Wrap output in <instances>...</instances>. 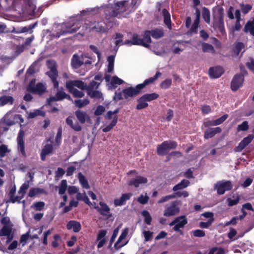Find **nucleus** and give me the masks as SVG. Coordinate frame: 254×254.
Instances as JSON below:
<instances>
[{
    "instance_id": "nucleus-12",
    "label": "nucleus",
    "mask_w": 254,
    "mask_h": 254,
    "mask_svg": "<svg viewBox=\"0 0 254 254\" xmlns=\"http://www.w3.org/2000/svg\"><path fill=\"white\" fill-rule=\"evenodd\" d=\"M24 135V132L22 130H20L17 137V148L22 157H26L27 155L25 150V143L23 139Z\"/></svg>"
},
{
    "instance_id": "nucleus-32",
    "label": "nucleus",
    "mask_w": 254,
    "mask_h": 254,
    "mask_svg": "<svg viewBox=\"0 0 254 254\" xmlns=\"http://www.w3.org/2000/svg\"><path fill=\"white\" fill-rule=\"evenodd\" d=\"M162 15L164 18V23L167 25V27L169 29H172V26H171V17L170 14L169 12V11L166 9L163 8L162 9Z\"/></svg>"
},
{
    "instance_id": "nucleus-33",
    "label": "nucleus",
    "mask_w": 254,
    "mask_h": 254,
    "mask_svg": "<svg viewBox=\"0 0 254 254\" xmlns=\"http://www.w3.org/2000/svg\"><path fill=\"white\" fill-rule=\"evenodd\" d=\"M190 184V182L189 180L183 179L179 183L175 185L172 190L174 191L183 190L189 186Z\"/></svg>"
},
{
    "instance_id": "nucleus-51",
    "label": "nucleus",
    "mask_w": 254,
    "mask_h": 254,
    "mask_svg": "<svg viewBox=\"0 0 254 254\" xmlns=\"http://www.w3.org/2000/svg\"><path fill=\"white\" fill-rule=\"evenodd\" d=\"M89 103V101L88 99H85L84 100H76L74 101V104L76 106L81 108L84 106L88 105Z\"/></svg>"
},
{
    "instance_id": "nucleus-9",
    "label": "nucleus",
    "mask_w": 254,
    "mask_h": 254,
    "mask_svg": "<svg viewBox=\"0 0 254 254\" xmlns=\"http://www.w3.org/2000/svg\"><path fill=\"white\" fill-rule=\"evenodd\" d=\"M233 185L230 181L222 180L218 181L214 185V189L217 190V193L219 195L224 194L225 191L232 190Z\"/></svg>"
},
{
    "instance_id": "nucleus-8",
    "label": "nucleus",
    "mask_w": 254,
    "mask_h": 254,
    "mask_svg": "<svg viewBox=\"0 0 254 254\" xmlns=\"http://www.w3.org/2000/svg\"><path fill=\"white\" fill-rule=\"evenodd\" d=\"M182 205V201L176 200L171 202L168 207L166 208L164 211V216L170 217L177 215L180 212V206Z\"/></svg>"
},
{
    "instance_id": "nucleus-28",
    "label": "nucleus",
    "mask_w": 254,
    "mask_h": 254,
    "mask_svg": "<svg viewBox=\"0 0 254 254\" xmlns=\"http://www.w3.org/2000/svg\"><path fill=\"white\" fill-rule=\"evenodd\" d=\"M75 115L79 121V122L83 124L85 123L86 120H89V116L84 111L78 110L75 112Z\"/></svg>"
},
{
    "instance_id": "nucleus-29",
    "label": "nucleus",
    "mask_w": 254,
    "mask_h": 254,
    "mask_svg": "<svg viewBox=\"0 0 254 254\" xmlns=\"http://www.w3.org/2000/svg\"><path fill=\"white\" fill-rule=\"evenodd\" d=\"M40 194H47V191L43 189L40 188H32L30 189L28 195L30 197H34Z\"/></svg>"
},
{
    "instance_id": "nucleus-14",
    "label": "nucleus",
    "mask_w": 254,
    "mask_h": 254,
    "mask_svg": "<svg viewBox=\"0 0 254 254\" xmlns=\"http://www.w3.org/2000/svg\"><path fill=\"white\" fill-rule=\"evenodd\" d=\"M90 29L100 33H105L108 30L106 25L103 22L94 21L90 24Z\"/></svg>"
},
{
    "instance_id": "nucleus-36",
    "label": "nucleus",
    "mask_w": 254,
    "mask_h": 254,
    "mask_svg": "<svg viewBox=\"0 0 254 254\" xmlns=\"http://www.w3.org/2000/svg\"><path fill=\"white\" fill-rule=\"evenodd\" d=\"M78 179L79 180L80 185H81L83 188H84L85 189H89L90 188V186L89 185L87 180L86 179L85 176L82 174V173H78Z\"/></svg>"
},
{
    "instance_id": "nucleus-2",
    "label": "nucleus",
    "mask_w": 254,
    "mask_h": 254,
    "mask_svg": "<svg viewBox=\"0 0 254 254\" xmlns=\"http://www.w3.org/2000/svg\"><path fill=\"white\" fill-rule=\"evenodd\" d=\"M161 75V72L157 71L153 77L145 79L143 83L138 84L134 87L130 86L123 89V93L124 98L126 99H128L129 97H132L139 94L142 92L143 89L146 86L153 83Z\"/></svg>"
},
{
    "instance_id": "nucleus-24",
    "label": "nucleus",
    "mask_w": 254,
    "mask_h": 254,
    "mask_svg": "<svg viewBox=\"0 0 254 254\" xmlns=\"http://www.w3.org/2000/svg\"><path fill=\"white\" fill-rule=\"evenodd\" d=\"M132 194L131 193H124L120 198L114 199V204L116 206H122L126 203L127 200H129Z\"/></svg>"
},
{
    "instance_id": "nucleus-11",
    "label": "nucleus",
    "mask_w": 254,
    "mask_h": 254,
    "mask_svg": "<svg viewBox=\"0 0 254 254\" xmlns=\"http://www.w3.org/2000/svg\"><path fill=\"white\" fill-rule=\"evenodd\" d=\"M124 44L130 45H139L145 48H149L150 47V45H148L147 43H145L144 41H143L142 38H141L137 33H133L131 39L126 40Z\"/></svg>"
},
{
    "instance_id": "nucleus-62",
    "label": "nucleus",
    "mask_w": 254,
    "mask_h": 254,
    "mask_svg": "<svg viewBox=\"0 0 254 254\" xmlns=\"http://www.w3.org/2000/svg\"><path fill=\"white\" fill-rule=\"evenodd\" d=\"M214 221V218H211L208 220L207 222H200L199 226L201 228H208V227L211 225Z\"/></svg>"
},
{
    "instance_id": "nucleus-58",
    "label": "nucleus",
    "mask_w": 254,
    "mask_h": 254,
    "mask_svg": "<svg viewBox=\"0 0 254 254\" xmlns=\"http://www.w3.org/2000/svg\"><path fill=\"white\" fill-rule=\"evenodd\" d=\"M29 234H30V232H27L25 234H23L20 236V243L21 244L22 247H24L26 245L27 240L29 239V238L30 237Z\"/></svg>"
},
{
    "instance_id": "nucleus-20",
    "label": "nucleus",
    "mask_w": 254,
    "mask_h": 254,
    "mask_svg": "<svg viewBox=\"0 0 254 254\" xmlns=\"http://www.w3.org/2000/svg\"><path fill=\"white\" fill-rule=\"evenodd\" d=\"M127 0H122L118 1L115 3L114 6H113L116 12H117V15L121 13L125 12L127 10Z\"/></svg>"
},
{
    "instance_id": "nucleus-59",
    "label": "nucleus",
    "mask_w": 254,
    "mask_h": 254,
    "mask_svg": "<svg viewBox=\"0 0 254 254\" xmlns=\"http://www.w3.org/2000/svg\"><path fill=\"white\" fill-rule=\"evenodd\" d=\"M240 196L239 195L237 196L235 199H232L230 197H229L227 199V202H228V206L229 207L233 206L237 204L240 201Z\"/></svg>"
},
{
    "instance_id": "nucleus-27",
    "label": "nucleus",
    "mask_w": 254,
    "mask_h": 254,
    "mask_svg": "<svg viewBox=\"0 0 254 254\" xmlns=\"http://www.w3.org/2000/svg\"><path fill=\"white\" fill-rule=\"evenodd\" d=\"M107 233V231L106 230H101L99 231L97 237V241H100L97 244L98 249L103 247L106 243V239L104 237Z\"/></svg>"
},
{
    "instance_id": "nucleus-43",
    "label": "nucleus",
    "mask_w": 254,
    "mask_h": 254,
    "mask_svg": "<svg viewBox=\"0 0 254 254\" xmlns=\"http://www.w3.org/2000/svg\"><path fill=\"white\" fill-rule=\"evenodd\" d=\"M88 95L91 98H96L100 100L103 98L102 93L100 91L97 90H88Z\"/></svg>"
},
{
    "instance_id": "nucleus-54",
    "label": "nucleus",
    "mask_w": 254,
    "mask_h": 254,
    "mask_svg": "<svg viewBox=\"0 0 254 254\" xmlns=\"http://www.w3.org/2000/svg\"><path fill=\"white\" fill-rule=\"evenodd\" d=\"M141 214L144 217L145 223L147 225H150L152 218L149 212L147 210H143L142 211Z\"/></svg>"
},
{
    "instance_id": "nucleus-19",
    "label": "nucleus",
    "mask_w": 254,
    "mask_h": 254,
    "mask_svg": "<svg viewBox=\"0 0 254 254\" xmlns=\"http://www.w3.org/2000/svg\"><path fill=\"white\" fill-rule=\"evenodd\" d=\"M37 22H36L26 26L18 27L16 29H14V32L17 34L22 33L31 34L33 32V29L37 25Z\"/></svg>"
},
{
    "instance_id": "nucleus-30",
    "label": "nucleus",
    "mask_w": 254,
    "mask_h": 254,
    "mask_svg": "<svg viewBox=\"0 0 254 254\" xmlns=\"http://www.w3.org/2000/svg\"><path fill=\"white\" fill-rule=\"evenodd\" d=\"M25 4L27 12L30 15H33L36 7L35 0H25Z\"/></svg>"
},
{
    "instance_id": "nucleus-55",
    "label": "nucleus",
    "mask_w": 254,
    "mask_h": 254,
    "mask_svg": "<svg viewBox=\"0 0 254 254\" xmlns=\"http://www.w3.org/2000/svg\"><path fill=\"white\" fill-rule=\"evenodd\" d=\"M249 128V123L248 121H244L241 124L239 125L237 127L238 132L240 131H246Z\"/></svg>"
},
{
    "instance_id": "nucleus-16",
    "label": "nucleus",
    "mask_w": 254,
    "mask_h": 254,
    "mask_svg": "<svg viewBox=\"0 0 254 254\" xmlns=\"http://www.w3.org/2000/svg\"><path fill=\"white\" fill-rule=\"evenodd\" d=\"M228 115L225 114L222 117L215 120H208L203 123V126L205 127H208L209 126H218L223 123L228 118Z\"/></svg>"
},
{
    "instance_id": "nucleus-48",
    "label": "nucleus",
    "mask_w": 254,
    "mask_h": 254,
    "mask_svg": "<svg viewBox=\"0 0 254 254\" xmlns=\"http://www.w3.org/2000/svg\"><path fill=\"white\" fill-rule=\"evenodd\" d=\"M45 112L40 110H35L33 112H30L28 113V118L30 119L34 118L37 116H41L44 117L45 116Z\"/></svg>"
},
{
    "instance_id": "nucleus-35",
    "label": "nucleus",
    "mask_w": 254,
    "mask_h": 254,
    "mask_svg": "<svg viewBox=\"0 0 254 254\" xmlns=\"http://www.w3.org/2000/svg\"><path fill=\"white\" fill-rule=\"evenodd\" d=\"M61 90L57 92L56 95L57 96V98H58V100L59 101H62L64 99H66L68 100L69 101H72V98H71L70 96L67 94H66L65 92H64L63 90V88H61Z\"/></svg>"
},
{
    "instance_id": "nucleus-45",
    "label": "nucleus",
    "mask_w": 254,
    "mask_h": 254,
    "mask_svg": "<svg viewBox=\"0 0 254 254\" xmlns=\"http://www.w3.org/2000/svg\"><path fill=\"white\" fill-rule=\"evenodd\" d=\"M124 82V81L119 78L117 76L112 77L111 81L110 83L111 87L116 88L118 85H121Z\"/></svg>"
},
{
    "instance_id": "nucleus-49",
    "label": "nucleus",
    "mask_w": 254,
    "mask_h": 254,
    "mask_svg": "<svg viewBox=\"0 0 254 254\" xmlns=\"http://www.w3.org/2000/svg\"><path fill=\"white\" fill-rule=\"evenodd\" d=\"M67 181L66 180H62L59 189V193L61 195L65 194L67 189Z\"/></svg>"
},
{
    "instance_id": "nucleus-42",
    "label": "nucleus",
    "mask_w": 254,
    "mask_h": 254,
    "mask_svg": "<svg viewBox=\"0 0 254 254\" xmlns=\"http://www.w3.org/2000/svg\"><path fill=\"white\" fill-rule=\"evenodd\" d=\"M202 16L204 20L206 23L210 24V11L206 7H203L202 10Z\"/></svg>"
},
{
    "instance_id": "nucleus-57",
    "label": "nucleus",
    "mask_w": 254,
    "mask_h": 254,
    "mask_svg": "<svg viewBox=\"0 0 254 254\" xmlns=\"http://www.w3.org/2000/svg\"><path fill=\"white\" fill-rule=\"evenodd\" d=\"M172 81L171 79H166L162 81L160 84V87L162 89H166L169 88L172 85Z\"/></svg>"
},
{
    "instance_id": "nucleus-46",
    "label": "nucleus",
    "mask_w": 254,
    "mask_h": 254,
    "mask_svg": "<svg viewBox=\"0 0 254 254\" xmlns=\"http://www.w3.org/2000/svg\"><path fill=\"white\" fill-rule=\"evenodd\" d=\"M12 233L11 227L9 225L3 226L0 230V236H6Z\"/></svg>"
},
{
    "instance_id": "nucleus-50",
    "label": "nucleus",
    "mask_w": 254,
    "mask_h": 254,
    "mask_svg": "<svg viewBox=\"0 0 254 254\" xmlns=\"http://www.w3.org/2000/svg\"><path fill=\"white\" fill-rule=\"evenodd\" d=\"M245 46L243 42H239L235 43L233 47L234 52L238 56L240 53L241 51L244 48Z\"/></svg>"
},
{
    "instance_id": "nucleus-7",
    "label": "nucleus",
    "mask_w": 254,
    "mask_h": 254,
    "mask_svg": "<svg viewBox=\"0 0 254 254\" xmlns=\"http://www.w3.org/2000/svg\"><path fill=\"white\" fill-rule=\"evenodd\" d=\"M175 141H164L157 147V153L160 156H164L168 154L169 150L175 149L177 146Z\"/></svg>"
},
{
    "instance_id": "nucleus-5",
    "label": "nucleus",
    "mask_w": 254,
    "mask_h": 254,
    "mask_svg": "<svg viewBox=\"0 0 254 254\" xmlns=\"http://www.w3.org/2000/svg\"><path fill=\"white\" fill-rule=\"evenodd\" d=\"M151 35L153 38L158 39L164 36V32L162 29L158 28L144 31L142 35L143 41H144L145 43H147L148 45H150V44L152 42Z\"/></svg>"
},
{
    "instance_id": "nucleus-22",
    "label": "nucleus",
    "mask_w": 254,
    "mask_h": 254,
    "mask_svg": "<svg viewBox=\"0 0 254 254\" xmlns=\"http://www.w3.org/2000/svg\"><path fill=\"white\" fill-rule=\"evenodd\" d=\"M83 59V57H80L76 54L73 55L71 60V66L74 69L79 68L84 64Z\"/></svg>"
},
{
    "instance_id": "nucleus-1",
    "label": "nucleus",
    "mask_w": 254,
    "mask_h": 254,
    "mask_svg": "<svg viewBox=\"0 0 254 254\" xmlns=\"http://www.w3.org/2000/svg\"><path fill=\"white\" fill-rule=\"evenodd\" d=\"M83 20L81 15L70 18L67 21L63 22L62 25V29L56 33L51 34V36L55 38H58L61 35L67 34H73L76 32L83 25Z\"/></svg>"
},
{
    "instance_id": "nucleus-31",
    "label": "nucleus",
    "mask_w": 254,
    "mask_h": 254,
    "mask_svg": "<svg viewBox=\"0 0 254 254\" xmlns=\"http://www.w3.org/2000/svg\"><path fill=\"white\" fill-rule=\"evenodd\" d=\"M243 31L247 33L249 32L250 34L254 37V17L252 20H249L244 26Z\"/></svg>"
},
{
    "instance_id": "nucleus-38",
    "label": "nucleus",
    "mask_w": 254,
    "mask_h": 254,
    "mask_svg": "<svg viewBox=\"0 0 254 254\" xmlns=\"http://www.w3.org/2000/svg\"><path fill=\"white\" fill-rule=\"evenodd\" d=\"M202 46V50L204 53H210L211 54H215V50L213 46L207 43H202L201 44Z\"/></svg>"
},
{
    "instance_id": "nucleus-61",
    "label": "nucleus",
    "mask_w": 254,
    "mask_h": 254,
    "mask_svg": "<svg viewBox=\"0 0 254 254\" xmlns=\"http://www.w3.org/2000/svg\"><path fill=\"white\" fill-rule=\"evenodd\" d=\"M35 82L36 80L35 79H32L28 85L27 86V90L28 92H31V93H34L36 85H35Z\"/></svg>"
},
{
    "instance_id": "nucleus-60",
    "label": "nucleus",
    "mask_w": 254,
    "mask_h": 254,
    "mask_svg": "<svg viewBox=\"0 0 254 254\" xmlns=\"http://www.w3.org/2000/svg\"><path fill=\"white\" fill-rule=\"evenodd\" d=\"M242 12L243 14H246L252 9V5L250 4H245L242 3L240 5Z\"/></svg>"
},
{
    "instance_id": "nucleus-34",
    "label": "nucleus",
    "mask_w": 254,
    "mask_h": 254,
    "mask_svg": "<svg viewBox=\"0 0 254 254\" xmlns=\"http://www.w3.org/2000/svg\"><path fill=\"white\" fill-rule=\"evenodd\" d=\"M14 101V98L11 96L3 95L0 97V105L1 106L6 104L12 105Z\"/></svg>"
},
{
    "instance_id": "nucleus-18",
    "label": "nucleus",
    "mask_w": 254,
    "mask_h": 254,
    "mask_svg": "<svg viewBox=\"0 0 254 254\" xmlns=\"http://www.w3.org/2000/svg\"><path fill=\"white\" fill-rule=\"evenodd\" d=\"M222 131V129L220 127H208L204 133V138L205 139H208L212 138L217 133H220Z\"/></svg>"
},
{
    "instance_id": "nucleus-41",
    "label": "nucleus",
    "mask_w": 254,
    "mask_h": 254,
    "mask_svg": "<svg viewBox=\"0 0 254 254\" xmlns=\"http://www.w3.org/2000/svg\"><path fill=\"white\" fill-rule=\"evenodd\" d=\"M46 91V88L44 85L41 82L36 85V88L34 93H37L39 95H43Z\"/></svg>"
},
{
    "instance_id": "nucleus-3",
    "label": "nucleus",
    "mask_w": 254,
    "mask_h": 254,
    "mask_svg": "<svg viewBox=\"0 0 254 254\" xmlns=\"http://www.w3.org/2000/svg\"><path fill=\"white\" fill-rule=\"evenodd\" d=\"M224 10L222 6H218L213 12L212 27L215 30L219 31L223 35L226 33L224 21Z\"/></svg>"
},
{
    "instance_id": "nucleus-13",
    "label": "nucleus",
    "mask_w": 254,
    "mask_h": 254,
    "mask_svg": "<svg viewBox=\"0 0 254 254\" xmlns=\"http://www.w3.org/2000/svg\"><path fill=\"white\" fill-rule=\"evenodd\" d=\"M254 138V135L253 134H249L247 137L243 139L237 146L235 147L234 151L238 152L242 151V150L252 141Z\"/></svg>"
},
{
    "instance_id": "nucleus-25",
    "label": "nucleus",
    "mask_w": 254,
    "mask_h": 254,
    "mask_svg": "<svg viewBox=\"0 0 254 254\" xmlns=\"http://www.w3.org/2000/svg\"><path fill=\"white\" fill-rule=\"evenodd\" d=\"M105 17L106 19H110L111 18L117 16V12L112 5H107L104 8Z\"/></svg>"
},
{
    "instance_id": "nucleus-15",
    "label": "nucleus",
    "mask_w": 254,
    "mask_h": 254,
    "mask_svg": "<svg viewBox=\"0 0 254 254\" xmlns=\"http://www.w3.org/2000/svg\"><path fill=\"white\" fill-rule=\"evenodd\" d=\"M224 72L223 68L221 66L211 67L208 70L209 77L211 78H218Z\"/></svg>"
},
{
    "instance_id": "nucleus-10",
    "label": "nucleus",
    "mask_w": 254,
    "mask_h": 254,
    "mask_svg": "<svg viewBox=\"0 0 254 254\" xmlns=\"http://www.w3.org/2000/svg\"><path fill=\"white\" fill-rule=\"evenodd\" d=\"M94 208L100 215L106 217L107 219L113 216L110 207L104 202L100 201L99 206H95Z\"/></svg>"
},
{
    "instance_id": "nucleus-37",
    "label": "nucleus",
    "mask_w": 254,
    "mask_h": 254,
    "mask_svg": "<svg viewBox=\"0 0 254 254\" xmlns=\"http://www.w3.org/2000/svg\"><path fill=\"white\" fill-rule=\"evenodd\" d=\"M200 15H195V18L193 22L189 32L196 33L197 28L200 22Z\"/></svg>"
},
{
    "instance_id": "nucleus-64",
    "label": "nucleus",
    "mask_w": 254,
    "mask_h": 254,
    "mask_svg": "<svg viewBox=\"0 0 254 254\" xmlns=\"http://www.w3.org/2000/svg\"><path fill=\"white\" fill-rule=\"evenodd\" d=\"M10 150L8 149L7 146L4 144L0 145V157H3L6 153L9 152Z\"/></svg>"
},
{
    "instance_id": "nucleus-6",
    "label": "nucleus",
    "mask_w": 254,
    "mask_h": 254,
    "mask_svg": "<svg viewBox=\"0 0 254 254\" xmlns=\"http://www.w3.org/2000/svg\"><path fill=\"white\" fill-rule=\"evenodd\" d=\"M248 74V72L245 69H241V72L236 74L232 78L231 82V89L233 91H237L242 87L244 81V77Z\"/></svg>"
},
{
    "instance_id": "nucleus-21",
    "label": "nucleus",
    "mask_w": 254,
    "mask_h": 254,
    "mask_svg": "<svg viewBox=\"0 0 254 254\" xmlns=\"http://www.w3.org/2000/svg\"><path fill=\"white\" fill-rule=\"evenodd\" d=\"M128 232V229L127 228H125L123 231H122L121 235L120 236L119 238H118L117 241L116 242V243L114 245V247L116 250H119L121 248H122L123 247L125 246L127 243H125L124 244H121L120 245H119V244L127 237V234Z\"/></svg>"
},
{
    "instance_id": "nucleus-44",
    "label": "nucleus",
    "mask_w": 254,
    "mask_h": 254,
    "mask_svg": "<svg viewBox=\"0 0 254 254\" xmlns=\"http://www.w3.org/2000/svg\"><path fill=\"white\" fill-rule=\"evenodd\" d=\"M142 96L146 102H150L158 98L159 95L156 93H152L145 94Z\"/></svg>"
},
{
    "instance_id": "nucleus-56",
    "label": "nucleus",
    "mask_w": 254,
    "mask_h": 254,
    "mask_svg": "<svg viewBox=\"0 0 254 254\" xmlns=\"http://www.w3.org/2000/svg\"><path fill=\"white\" fill-rule=\"evenodd\" d=\"M177 218H179V221L177 222L176 224H178L181 228H184L188 223V221L186 216L185 215H182L178 216Z\"/></svg>"
},
{
    "instance_id": "nucleus-63",
    "label": "nucleus",
    "mask_w": 254,
    "mask_h": 254,
    "mask_svg": "<svg viewBox=\"0 0 254 254\" xmlns=\"http://www.w3.org/2000/svg\"><path fill=\"white\" fill-rule=\"evenodd\" d=\"M100 85V82H98L95 80H92L87 86V89L88 90H93L94 88L97 89Z\"/></svg>"
},
{
    "instance_id": "nucleus-47",
    "label": "nucleus",
    "mask_w": 254,
    "mask_h": 254,
    "mask_svg": "<svg viewBox=\"0 0 254 254\" xmlns=\"http://www.w3.org/2000/svg\"><path fill=\"white\" fill-rule=\"evenodd\" d=\"M45 206V203L43 201H38L34 202L31 206V208L34 209L35 211L42 210Z\"/></svg>"
},
{
    "instance_id": "nucleus-17",
    "label": "nucleus",
    "mask_w": 254,
    "mask_h": 254,
    "mask_svg": "<svg viewBox=\"0 0 254 254\" xmlns=\"http://www.w3.org/2000/svg\"><path fill=\"white\" fill-rule=\"evenodd\" d=\"M148 180L146 178L141 176H137L135 178L130 180L128 182V185L129 186L138 188L140 184H146Z\"/></svg>"
},
{
    "instance_id": "nucleus-23",
    "label": "nucleus",
    "mask_w": 254,
    "mask_h": 254,
    "mask_svg": "<svg viewBox=\"0 0 254 254\" xmlns=\"http://www.w3.org/2000/svg\"><path fill=\"white\" fill-rule=\"evenodd\" d=\"M67 230L72 229L75 233L79 232L81 229V225L80 222L75 220H70L66 225Z\"/></svg>"
},
{
    "instance_id": "nucleus-26",
    "label": "nucleus",
    "mask_w": 254,
    "mask_h": 254,
    "mask_svg": "<svg viewBox=\"0 0 254 254\" xmlns=\"http://www.w3.org/2000/svg\"><path fill=\"white\" fill-rule=\"evenodd\" d=\"M53 150V145L52 144H46L42 148L40 153L41 159L42 161H45L47 155L52 153Z\"/></svg>"
},
{
    "instance_id": "nucleus-4",
    "label": "nucleus",
    "mask_w": 254,
    "mask_h": 254,
    "mask_svg": "<svg viewBox=\"0 0 254 254\" xmlns=\"http://www.w3.org/2000/svg\"><path fill=\"white\" fill-rule=\"evenodd\" d=\"M48 67L50 69V71H47L46 74L48 76L53 83L55 88H58L59 83L57 80L58 77V71L57 68L56 63L53 60H49L47 61Z\"/></svg>"
},
{
    "instance_id": "nucleus-39",
    "label": "nucleus",
    "mask_w": 254,
    "mask_h": 254,
    "mask_svg": "<svg viewBox=\"0 0 254 254\" xmlns=\"http://www.w3.org/2000/svg\"><path fill=\"white\" fill-rule=\"evenodd\" d=\"M137 102L138 104L136 105V109L138 110L146 108L148 106V104L142 96L137 99Z\"/></svg>"
},
{
    "instance_id": "nucleus-40",
    "label": "nucleus",
    "mask_w": 254,
    "mask_h": 254,
    "mask_svg": "<svg viewBox=\"0 0 254 254\" xmlns=\"http://www.w3.org/2000/svg\"><path fill=\"white\" fill-rule=\"evenodd\" d=\"M118 117L117 115L114 116L113 120L112 122L107 126L106 127L102 128V131L104 132L110 131L115 127L118 122Z\"/></svg>"
},
{
    "instance_id": "nucleus-53",
    "label": "nucleus",
    "mask_w": 254,
    "mask_h": 254,
    "mask_svg": "<svg viewBox=\"0 0 254 254\" xmlns=\"http://www.w3.org/2000/svg\"><path fill=\"white\" fill-rule=\"evenodd\" d=\"M30 181H26L20 187L19 190L18 192L19 194L20 193H23L25 194L26 192V190L29 188L30 186Z\"/></svg>"
},
{
    "instance_id": "nucleus-52",
    "label": "nucleus",
    "mask_w": 254,
    "mask_h": 254,
    "mask_svg": "<svg viewBox=\"0 0 254 254\" xmlns=\"http://www.w3.org/2000/svg\"><path fill=\"white\" fill-rule=\"evenodd\" d=\"M224 249L222 248L213 247L209 250L208 254H225Z\"/></svg>"
}]
</instances>
